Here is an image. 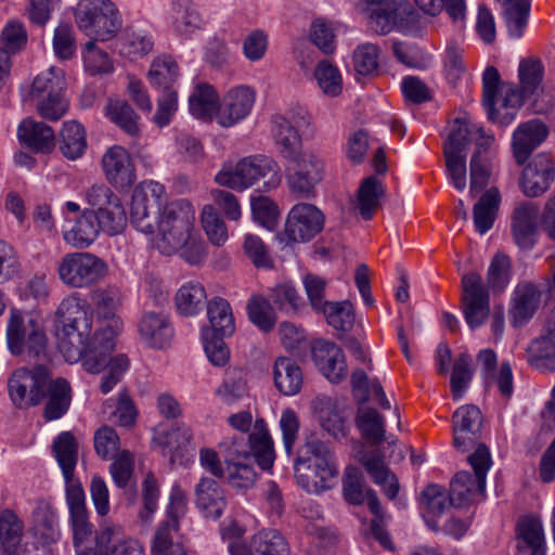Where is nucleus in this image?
I'll list each match as a JSON object with an SVG mask.
<instances>
[{"mask_svg": "<svg viewBox=\"0 0 555 555\" xmlns=\"http://www.w3.org/2000/svg\"><path fill=\"white\" fill-rule=\"evenodd\" d=\"M98 317L107 323L92 332V317L88 304L78 294L65 297L55 311L59 323L57 347L69 363L83 360V367L92 374L101 372L106 357L115 349V339L124 328V322L116 315L121 301L118 288L107 286L95 289L91 295Z\"/></svg>", "mask_w": 555, "mask_h": 555, "instance_id": "nucleus-1", "label": "nucleus"}, {"mask_svg": "<svg viewBox=\"0 0 555 555\" xmlns=\"http://www.w3.org/2000/svg\"><path fill=\"white\" fill-rule=\"evenodd\" d=\"M195 211L185 201L166 205L156 217L159 238L157 248L164 255H179L192 266L203 263L207 256L205 242L194 232Z\"/></svg>", "mask_w": 555, "mask_h": 555, "instance_id": "nucleus-2", "label": "nucleus"}, {"mask_svg": "<svg viewBox=\"0 0 555 555\" xmlns=\"http://www.w3.org/2000/svg\"><path fill=\"white\" fill-rule=\"evenodd\" d=\"M294 472L298 485L309 493H322L331 489L338 476L334 454L319 439L307 440L294 462Z\"/></svg>", "mask_w": 555, "mask_h": 555, "instance_id": "nucleus-3", "label": "nucleus"}, {"mask_svg": "<svg viewBox=\"0 0 555 555\" xmlns=\"http://www.w3.org/2000/svg\"><path fill=\"white\" fill-rule=\"evenodd\" d=\"M216 183L234 191H245L262 181V191L276 189L282 181L281 169L271 157L263 155L248 156L235 166L223 165L215 177Z\"/></svg>", "mask_w": 555, "mask_h": 555, "instance_id": "nucleus-4", "label": "nucleus"}, {"mask_svg": "<svg viewBox=\"0 0 555 555\" xmlns=\"http://www.w3.org/2000/svg\"><path fill=\"white\" fill-rule=\"evenodd\" d=\"M218 450L224 464L237 463L255 457L263 470L273 466L275 454L273 440L263 420H257L248 439L244 435L224 437L218 443Z\"/></svg>", "mask_w": 555, "mask_h": 555, "instance_id": "nucleus-5", "label": "nucleus"}, {"mask_svg": "<svg viewBox=\"0 0 555 555\" xmlns=\"http://www.w3.org/2000/svg\"><path fill=\"white\" fill-rule=\"evenodd\" d=\"M7 343L13 356L28 362H50L48 338L42 326L31 317L13 309L7 325Z\"/></svg>", "mask_w": 555, "mask_h": 555, "instance_id": "nucleus-6", "label": "nucleus"}, {"mask_svg": "<svg viewBox=\"0 0 555 555\" xmlns=\"http://www.w3.org/2000/svg\"><path fill=\"white\" fill-rule=\"evenodd\" d=\"M65 88L63 69L51 66L35 77L25 100L36 105L41 117L56 121L68 108V102L64 95Z\"/></svg>", "mask_w": 555, "mask_h": 555, "instance_id": "nucleus-7", "label": "nucleus"}, {"mask_svg": "<svg viewBox=\"0 0 555 555\" xmlns=\"http://www.w3.org/2000/svg\"><path fill=\"white\" fill-rule=\"evenodd\" d=\"M474 474L469 472H460L452 479L450 485V503L453 506L461 507L485 496L486 478L491 467L492 461L489 448L479 446L467 457Z\"/></svg>", "mask_w": 555, "mask_h": 555, "instance_id": "nucleus-8", "label": "nucleus"}, {"mask_svg": "<svg viewBox=\"0 0 555 555\" xmlns=\"http://www.w3.org/2000/svg\"><path fill=\"white\" fill-rule=\"evenodd\" d=\"M78 27L100 41L114 38L121 28V17L109 0H85L75 12Z\"/></svg>", "mask_w": 555, "mask_h": 555, "instance_id": "nucleus-9", "label": "nucleus"}, {"mask_svg": "<svg viewBox=\"0 0 555 555\" xmlns=\"http://www.w3.org/2000/svg\"><path fill=\"white\" fill-rule=\"evenodd\" d=\"M358 9L365 15L369 28L376 35L389 34L414 21L415 11L405 0H359Z\"/></svg>", "mask_w": 555, "mask_h": 555, "instance_id": "nucleus-10", "label": "nucleus"}, {"mask_svg": "<svg viewBox=\"0 0 555 555\" xmlns=\"http://www.w3.org/2000/svg\"><path fill=\"white\" fill-rule=\"evenodd\" d=\"M49 362L35 363L34 370L18 367L8 380L9 396L18 409H28L40 404L44 399V390L51 372Z\"/></svg>", "mask_w": 555, "mask_h": 555, "instance_id": "nucleus-11", "label": "nucleus"}, {"mask_svg": "<svg viewBox=\"0 0 555 555\" xmlns=\"http://www.w3.org/2000/svg\"><path fill=\"white\" fill-rule=\"evenodd\" d=\"M167 193L163 184L157 181H142L133 191L130 219L132 224L142 233L155 232L156 217L168 205Z\"/></svg>", "mask_w": 555, "mask_h": 555, "instance_id": "nucleus-12", "label": "nucleus"}, {"mask_svg": "<svg viewBox=\"0 0 555 555\" xmlns=\"http://www.w3.org/2000/svg\"><path fill=\"white\" fill-rule=\"evenodd\" d=\"M56 272L65 286L83 288L102 280L106 275L107 266L91 253L74 251L61 258Z\"/></svg>", "mask_w": 555, "mask_h": 555, "instance_id": "nucleus-13", "label": "nucleus"}, {"mask_svg": "<svg viewBox=\"0 0 555 555\" xmlns=\"http://www.w3.org/2000/svg\"><path fill=\"white\" fill-rule=\"evenodd\" d=\"M288 159L292 163L287 175L291 191L302 198L312 197L315 185L323 179L322 158L312 151H301Z\"/></svg>", "mask_w": 555, "mask_h": 555, "instance_id": "nucleus-14", "label": "nucleus"}, {"mask_svg": "<svg viewBox=\"0 0 555 555\" xmlns=\"http://www.w3.org/2000/svg\"><path fill=\"white\" fill-rule=\"evenodd\" d=\"M324 222L325 217L315 205L298 203L287 215L282 241L286 244L309 242L321 233Z\"/></svg>", "mask_w": 555, "mask_h": 555, "instance_id": "nucleus-15", "label": "nucleus"}, {"mask_svg": "<svg viewBox=\"0 0 555 555\" xmlns=\"http://www.w3.org/2000/svg\"><path fill=\"white\" fill-rule=\"evenodd\" d=\"M462 310L468 326L474 330L482 325L490 313V297L482 278L476 272L462 276Z\"/></svg>", "mask_w": 555, "mask_h": 555, "instance_id": "nucleus-16", "label": "nucleus"}, {"mask_svg": "<svg viewBox=\"0 0 555 555\" xmlns=\"http://www.w3.org/2000/svg\"><path fill=\"white\" fill-rule=\"evenodd\" d=\"M255 100L256 93L248 86L230 89L216 112L217 122L223 128L233 127L250 114Z\"/></svg>", "mask_w": 555, "mask_h": 555, "instance_id": "nucleus-17", "label": "nucleus"}, {"mask_svg": "<svg viewBox=\"0 0 555 555\" xmlns=\"http://www.w3.org/2000/svg\"><path fill=\"white\" fill-rule=\"evenodd\" d=\"M555 179V166L551 155L537 154L524 168L520 188L528 197H538L545 193Z\"/></svg>", "mask_w": 555, "mask_h": 555, "instance_id": "nucleus-18", "label": "nucleus"}, {"mask_svg": "<svg viewBox=\"0 0 555 555\" xmlns=\"http://www.w3.org/2000/svg\"><path fill=\"white\" fill-rule=\"evenodd\" d=\"M66 503L73 530L75 547L81 546L93 533V525L89 520L86 495L81 485L66 487Z\"/></svg>", "mask_w": 555, "mask_h": 555, "instance_id": "nucleus-19", "label": "nucleus"}, {"mask_svg": "<svg viewBox=\"0 0 555 555\" xmlns=\"http://www.w3.org/2000/svg\"><path fill=\"white\" fill-rule=\"evenodd\" d=\"M312 359L319 371L332 383L347 377L348 366L343 349L335 343L319 340L312 348Z\"/></svg>", "mask_w": 555, "mask_h": 555, "instance_id": "nucleus-20", "label": "nucleus"}, {"mask_svg": "<svg viewBox=\"0 0 555 555\" xmlns=\"http://www.w3.org/2000/svg\"><path fill=\"white\" fill-rule=\"evenodd\" d=\"M102 168L108 182L115 186H130L135 180L131 157L120 145H113L106 150L102 156Z\"/></svg>", "mask_w": 555, "mask_h": 555, "instance_id": "nucleus-21", "label": "nucleus"}, {"mask_svg": "<svg viewBox=\"0 0 555 555\" xmlns=\"http://www.w3.org/2000/svg\"><path fill=\"white\" fill-rule=\"evenodd\" d=\"M141 339L151 348L164 349L173 338L169 318L163 312H145L138 324Z\"/></svg>", "mask_w": 555, "mask_h": 555, "instance_id": "nucleus-22", "label": "nucleus"}, {"mask_svg": "<svg viewBox=\"0 0 555 555\" xmlns=\"http://www.w3.org/2000/svg\"><path fill=\"white\" fill-rule=\"evenodd\" d=\"M541 301V293L530 282L519 283L513 293L509 308L511 323L514 327H521L527 324L537 312Z\"/></svg>", "mask_w": 555, "mask_h": 555, "instance_id": "nucleus-23", "label": "nucleus"}, {"mask_svg": "<svg viewBox=\"0 0 555 555\" xmlns=\"http://www.w3.org/2000/svg\"><path fill=\"white\" fill-rule=\"evenodd\" d=\"M547 134L548 129L541 120L532 119L521 124L515 130L512 143L516 163L522 165Z\"/></svg>", "mask_w": 555, "mask_h": 555, "instance_id": "nucleus-24", "label": "nucleus"}, {"mask_svg": "<svg viewBox=\"0 0 555 555\" xmlns=\"http://www.w3.org/2000/svg\"><path fill=\"white\" fill-rule=\"evenodd\" d=\"M539 207L531 202L520 203L513 212L512 233L516 244L529 249L534 244L538 229Z\"/></svg>", "mask_w": 555, "mask_h": 555, "instance_id": "nucleus-25", "label": "nucleus"}, {"mask_svg": "<svg viewBox=\"0 0 555 555\" xmlns=\"http://www.w3.org/2000/svg\"><path fill=\"white\" fill-rule=\"evenodd\" d=\"M196 505L204 513L205 517L219 518L225 506L227 499L224 490L218 481L209 477H203L195 488Z\"/></svg>", "mask_w": 555, "mask_h": 555, "instance_id": "nucleus-26", "label": "nucleus"}, {"mask_svg": "<svg viewBox=\"0 0 555 555\" xmlns=\"http://www.w3.org/2000/svg\"><path fill=\"white\" fill-rule=\"evenodd\" d=\"M42 416L46 421L51 422L61 418L69 409L72 402V388L69 383L64 378L54 380L48 379Z\"/></svg>", "mask_w": 555, "mask_h": 555, "instance_id": "nucleus-27", "label": "nucleus"}, {"mask_svg": "<svg viewBox=\"0 0 555 555\" xmlns=\"http://www.w3.org/2000/svg\"><path fill=\"white\" fill-rule=\"evenodd\" d=\"M17 137L23 144L37 153H48L55 145L53 129L47 124L33 118H26L21 122Z\"/></svg>", "mask_w": 555, "mask_h": 555, "instance_id": "nucleus-28", "label": "nucleus"}, {"mask_svg": "<svg viewBox=\"0 0 555 555\" xmlns=\"http://www.w3.org/2000/svg\"><path fill=\"white\" fill-rule=\"evenodd\" d=\"M385 192L382 180L376 176L364 178L357 192V198L353 203L354 210L358 211L362 219L371 220L382 206Z\"/></svg>", "mask_w": 555, "mask_h": 555, "instance_id": "nucleus-29", "label": "nucleus"}, {"mask_svg": "<svg viewBox=\"0 0 555 555\" xmlns=\"http://www.w3.org/2000/svg\"><path fill=\"white\" fill-rule=\"evenodd\" d=\"M276 389L284 396L297 395L304 385V375L297 362L288 357H280L273 366Z\"/></svg>", "mask_w": 555, "mask_h": 555, "instance_id": "nucleus-30", "label": "nucleus"}, {"mask_svg": "<svg viewBox=\"0 0 555 555\" xmlns=\"http://www.w3.org/2000/svg\"><path fill=\"white\" fill-rule=\"evenodd\" d=\"M152 555H186L176 519L163 520L153 537Z\"/></svg>", "mask_w": 555, "mask_h": 555, "instance_id": "nucleus-31", "label": "nucleus"}, {"mask_svg": "<svg viewBox=\"0 0 555 555\" xmlns=\"http://www.w3.org/2000/svg\"><path fill=\"white\" fill-rule=\"evenodd\" d=\"M53 452L62 469L66 487L80 485L74 479V470L78 460V444L69 431L60 434L53 441Z\"/></svg>", "mask_w": 555, "mask_h": 555, "instance_id": "nucleus-32", "label": "nucleus"}, {"mask_svg": "<svg viewBox=\"0 0 555 555\" xmlns=\"http://www.w3.org/2000/svg\"><path fill=\"white\" fill-rule=\"evenodd\" d=\"M100 225L96 222L95 210H85L76 220L74 227L64 231V241L74 248L89 247L100 234Z\"/></svg>", "mask_w": 555, "mask_h": 555, "instance_id": "nucleus-33", "label": "nucleus"}, {"mask_svg": "<svg viewBox=\"0 0 555 555\" xmlns=\"http://www.w3.org/2000/svg\"><path fill=\"white\" fill-rule=\"evenodd\" d=\"M501 204V194L496 188L488 189L473 208V219L476 231L483 235L494 224Z\"/></svg>", "mask_w": 555, "mask_h": 555, "instance_id": "nucleus-34", "label": "nucleus"}, {"mask_svg": "<svg viewBox=\"0 0 555 555\" xmlns=\"http://www.w3.org/2000/svg\"><path fill=\"white\" fill-rule=\"evenodd\" d=\"M526 360L530 366L541 372L555 371V341L553 337L542 332L530 341L526 349Z\"/></svg>", "mask_w": 555, "mask_h": 555, "instance_id": "nucleus-35", "label": "nucleus"}, {"mask_svg": "<svg viewBox=\"0 0 555 555\" xmlns=\"http://www.w3.org/2000/svg\"><path fill=\"white\" fill-rule=\"evenodd\" d=\"M517 550H531V555H545L542 524L532 516H526L517 522Z\"/></svg>", "mask_w": 555, "mask_h": 555, "instance_id": "nucleus-36", "label": "nucleus"}, {"mask_svg": "<svg viewBox=\"0 0 555 555\" xmlns=\"http://www.w3.org/2000/svg\"><path fill=\"white\" fill-rule=\"evenodd\" d=\"M24 535V522L15 511L0 508V545L9 554H15Z\"/></svg>", "mask_w": 555, "mask_h": 555, "instance_id": "nucleus-37", "label": "nucleus"}, {"mask_svg": "<svg viewBox=\"0 0 555 555\" xmlns=\"http://www.w3.org/2000/svg\"><path fill=\"white\" fill-rule=\"evenodd\" d=\"M529 95H525L521 88L518 90L512 83H502L495 98L493 121L501 125H508L516 116V111L520 107L522 101Z\"/></svg>", "mask_w": 555, "mask_h": 555, "instance_id": "nucleus-38", "label": "nucleus"}, {"mask_svg": "<svg viewBox=\"0 0 555 555\" xmlns=\"http://www.w3.org/2000/svg\"><path fill=\"white\" fill-rule=\"evenodd\" d=\"M192 440V431L189 427L178 426L162 434L157 442L164 456H168L172 465L181 463Z\"/></svg>", "mask_w": 555, "mask_h": 555, "instance_id": "nucleus-39", "label": "nucleus"}, {"mask_svg": "<svg viewBox=\"0 0 555 555\" xmlns=\"http://www.w3.org/2000/svg\"><path fill=\"white\" fill-rule=\"evenodd\" d=\"M104 112L105 116L126 134L132 138L139 135V116L126 100L109 99Z\"/></svg>", "mask_w": 555, "mask_h": 555, "instance_id": "nucleus-40", "label": "nucleus"}, {"mask_svg": "<svg viewBox=\"0 0 555 555\" xmlns=\"http://www.w3.org/2000/svg\"><path fill=\"white\" fill-rule=\"evenodd\" d=\"M421 504L424 509V519L431 530L437 531L438 524L435 518L443 514L452 505L450 503V495H447L441 486L428 485L421 493Z\"/></svg>", "mask_w": 555, "mask_h": 555, "instance_id": "nucleus-41", "label": "nucleus"}, {"mask_svg": "<svg viewBox=\"0 0 555 555\" xmlns=\"http://www.w3.org/2000/svg\"><path fill=\"white\" fill-rule=\"evenodd\" d=\"M255 555H289L291 550L285 537L276 529L266 528L250 538Z\"/></svg>", "mask_w": 555, "mask_h": 555, "instance_id": "nucleus-42", "label": "nucleus"}, {"mask_svg": "<svg viewBox=\"0 0 555 555\" xmlns=\"http://www.w3.org/2000/svg\"><path fill=\"white\" fill-rule=\"evenodd\" d=\"M356 425L362 437L371 444L377 446L385 439V420L375 409L360 406L356 416Z\"/></svg>", "mask_w": 555, "mask_h": 555, "instance_id": "nucleus-43", "label": "nucleus"}, {"mask_svg": "<svg viewBox=\"0 0 555 555\" xmlns=\"http://www.w3.org/2000/svg\"><path fill=\"white\" fill-rule=\"evenodd\" d=\"M272 122L273 138L280 153L287 159L297 155L301 139L295 127L281 115L274 116Z\"/></svg>", "mask_w": 555, "mask_h": 555, "instance_id": "nucleus-44", "label": "nucleus"}, {"mask_svg": "<svg viewBox=\"0 0 555 555\" xmlns=\"http://www.w3.org/2000/svg\"><path fill=\"white\" fill-rule=\"evenodd\" d=\"M207 315L216 336L228 337L234 333V317L228 300L216 297L208 301Z\"/></svg>", "mask_w": 555, "mask_h": 555, "instance_id": "nucleus-45", "label": "nucleus"}, {"mask_svg": "<svg viewBox=\"0 0 555 555\" xmlns=\"http://www.w3.org/2000/svg\"><path fill=\"white\" fill-rule=\"evenodd\" d=\"M454 124V128L443 144V154L466 155V147L474 134L478 133L481 139H485L481 127L472 125L462 118H456Z\"/></svg>", "mask_w": 555, "mask_h": 555, "instance_id": "nucleus-46", "label": "nucleus"}, {"mask_svg": "<svg viewBox=\"0 0 555 555\" xmlns=\"http://www.w3.org/2000/svg\"><path fill=\"white\" fill-rule=\"evenodd\" d=\"M87 147L86 131L83 127L75 121H66L61 130L60 150L62 154L75 160L85 153Z\"/></svg>", "mask_w": 555, "mask_h": 555, "instance_id": "nucleus-47", "label": "nucleus"}, {"mask_svg": "<svg viewBox=\"0 0 555 555\" xmlns=\"http://www.w3.org/2000/svg\"><path fill=\"white\" fill-rule=\"evenodd\" d=\"M315 411L320 425L335 439L346 437L345 418L337 411L334 401L330 398H319L315 401Z\"/></svg>", "mask_w": 555, "mask_h": 555, "instance_id": "nucleus-48", "label": "nucleus"}, {"mask_svg": "<svg viewBox=\"0 0 555 555\" xmlns=\"http://www.w3.org/2000/svg\"><path fill=\"white\" fill-rule=\"evenodd\" d=\"M206 297V291L201 283L188 282L176 294V307L183 315H194L203 309Z\"/></svg>", "mask_w": 555, "mask_h": 555, "instance_id": "nucleus-49", "label": "nucleus"}, {"mask_svg": "<svg viewBox=\"0 0 555 555\" xmlns=\"http://www.w3.org/2000/svg\"><path fill=\"white\" fill-rule=\"evenodd\" d=\"M218 101L219 96L214 87L206 83L198 85L189 99L190 112L197 118L211 119L218 109Z\"/></svg>", "mask_w": 555, "mask_h": 555, "instance_id": "nucleus-50", "label": "nucleus"}, {"mask_svg": "<svg viewBox=\"0 0 555 555\" xmlns=\"http://www.w3.org/2000/svg\"><path fill=\"white\" fill-rule=\"evenodd\" d=\"M179 76V67L175 59L170 55H160L156 57L149 70L151 83L163 91L175 90L173 83Z\"/></svg>", "mask_w": 555, "mask_h": 555, "instance_id": "nucleus-51", "label": "nucleus"}, {"mask_svg": "<svg viewBox=\"0 0 555 555\" xmlns=\"http://www.w3.org/2000/svg\"><path fill=\"white\" fill-rule=\"evenodd\" d=\"M172 24L181 35H190L201 28L202 18L191 0H173Z\"/></svg>", "mask_w": 555, "mask_h": 555, "instance_id": "nucleus-52", "label": "nucleus"}, {"mask_svg": "<svg viewBox=\"0 0 555 555\" xmlns=\"http://www.w3.org/2000/svg\"><path fill=\"white\" fill-rule=\"evenodd\" d=\"M503 11L509 36L517 39L522 37L530 12L529 0H504Z\"/></svg>", "mask_w": 555, "mask_h": 555, "instance_id": "nucleus-53", "label": "nucleus"}, {"mask_svg": "<svg viewBox=\"0 0 555 555\" xmlns=\"http://www.w3.org/2000/svg\"><path fill=\"white\" fill-rule=\"evenodd\" d=\"M313 77L318 87L325 95L335 98L343 92V77L340 70L330 61H319L315 65Z\"/></svg>", "mask_w": 555, "mask_h": 555, "instance_id": "nucleus-54", "label": "nucleus"}, {"mask_svg": "<svg viewBox=\"0 0 555 555\" xmlns=\"http://www.w3.org/2000/svg\"><path fill=\"white\" fill-rule=\"evenodd\" d=\"M544 66L539 59L525 57L519 62L518 78L525 95H535L541 88Z\"/></svg>", "mask_w": 555, "mask_h": 555, "instance_id": "nucleus-55", "label": "nucleus"}, {"mask_svg": "<svg viewBox=\"0 0 555 555\" xmlns=\"http://www.w3.org/2000/svg\"><path fill=\"white\" fill-rule=\"evenodd\" d=\"M473 375V359L468 353L462 352L454 361L450 378V389L454 400H460L464 396Z\"/></svg>", "mask_w": 555, "mask_h": 555, "instance_id": "nucleus-56", "label": "nucleus"}, {"mask_svg": "<svg viewBox=\"0 0 555 555\" xmlns=\"http://www.w3.org/2000/svg\"><path fill=\"white\" fill-rule=\"evenodd\" d=\"M493 140L492 137H487L485 142L479 143L477 151L470 158L469 163V171H470V186L469 194L475 196L478 192L483 190L490 179V166L487 157L485 156L481 147L486 144H489Z\"/></svg>", "mask_w": 555, "mask_h": 555, "instance_id": "nucleus-57", "label": "nucleus"}, {"mask_svg": "<svg viewBox=\"0 0 555 555\" xmlns=\"http://www.w3.org/2000/svg\"><path fill=\"white\" fill-rule=\"evenodd\" d=\"M95 215L100 230L108 235L120 233L127 224L126 210L120 199H113V204L95 210Z\"/></svg>", "mask_w": 555, "mask_h": 555, "instance_id": "nucleus-58", "label": "nucleus"}, {"mask_svg": "<svg viewBox=\"0 0 555 555\" xmlns=\"http://www.w3.org/2000/svg\"><path fill=\"white\" fill-rule=\"evenodd\" d=\"M249 320L263 332H270L275 324V312L270 301L261 296L254 295L247 302Z\"/></svg>", "mask_w": 555, "mask_h": 555, "instance_id": "nucleus-59", "label": "nucleus"}, {"mask_svg": "<svg viewBox=\"0 0 555 555\" xmlns=\"http://www.w3.org/2000/svg\"><path fill=\"white\" fill-rule=\"evenodd\" d=\"M34 531L47 544L55 542L60 537L57 517L49 505H40L33 515Z\"/></svg>", "mask_w": 555, "mask_h": 555, "instance_id": "nucleus-60", "label": "nucleus"}, {"mask_svg": "<svg viewBox=\"0 0 555 555\" xmlns=\"http://www.w3.org/2000/svg\"><path fill=\"white\" fill-rule=\"evenodd\" d=\"M319 313H322L330 326L343 333L348 332L354 324V313L349 301H332Z\"/></svg>", "mask_w": 555, "mask_h": 555, "instance_id": "nucleus-61", "label": "nucleus"}, {"mask_svg": "<svg viewBox=\"0 0 555 555\" xmlns=\"http://www.w3.org/2000/svg\"><path fill=\"white\" fill-rule=\"evenodd\" d=\"M160 495L159 485L154 474L149 472L142 481L141 501L142 507L138 513V517L143 524H150L153 515L158 507Z\"/></svg>", "mask_w": 555, "mask_h": 555, "instance_id": "nucleus-62", "label": "nucleus"}, {"mask_svg": "<svg viewBox=\"0 0 555 555\" xmlns=\"http://www.w3.org/2000/svg\"><path fill=\"white\" fill-rule=\"evenodd\" d=\"M216 395L227 404H233L247 396V382L242 371L228 372L222 384L217 388Z\"/></svg>", "mask_w": 555, "mask_h": 555, "instance_id": "nucleus-63", "label": "nucleus"}, {"mask_svg": "<svg viewBox=\"0 0 555 555\" xmlns=\"http://www.w3.org/2000/svg\"><path fill=\"white\" fill-rule=\"evenodd\" d=\"M201 221L206 235L214 245L221 246L227 242L228 228L212 205L204 206Z\"/></svg>", "mask_w": 555, "mask_h": 555, "instance_id": "nucleus-64", "label": "nucleus"}]
</instances>
